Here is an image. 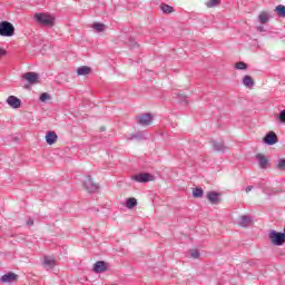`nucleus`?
<instances>
[{"label": "nucleus", "instance_id": "1", "mask_svg": "<svg viewBox=\"0 0 285 285\" xmlns=\"http://www.w3.org/2000/svg\"><path fill=\"white\" fill-rule=\"evenodd\" d=\"M33 19H36L37 23H40L41 26H55V18L48 13H36Z\"/></svg>", "mask_w": 285, "mask_h": 285}, {"label": "nucleus", "instance_id": "2", "mask_svg": "<svg viewBox=\"0 0 285 285\" xmlns=\"http://www.w3.org/2000/svg\"><path fill=\"white\" fill-rule=\"evenodd\" d=\"M269 240L274 246H284L285 238L282 232H277L275 229L269 230L268 234Z\"/></svg>", "mask_w": 285, "mask_h": 285}, {"label": "nucleus", "instance_id": "3", "mask_svg": "<svg viewBox=\"0 0 285 285\" xmlns=\"http://www.w3.org/2000/svg\"><path fill=\"white\" fill-rule=\"evenodd\" d=\"M0 37H14V26L8 21H1Z\"/></svg>", "mask_w": 285, "mask_h": 285}, {"label": "nucleus", "instance_id": "4", "mask_svg": "<svg viewBox=\"0 0 285 285\" xmlns=\"http://www.w3.org/2000/svg\"><path fill=\"white\" fill-rule=\"evenodd\" d=\"M132 179L134 181H138V184H147V181H155V176L149 173H140L132 176Z\"/></svg>", "mask_w": 285, "mask_h": 285}, {"label": "nucleus", "instance_id": "5", "mask_svg": "<svg viewBox=\"0 0 285 285\" xmlns=\"http://www.w3.org/2000/svg\"><path fill=\"white\" fill-rule=\"evenodd\" d=\"M83 186L88 193H97L99 190V185H97L95 181H92L91 176H86L83 180Z\"/></svg>", "mask_w": 285, "mask_h": 285}, {"label": "nucleus", "instance_id": "6", "mask_svg": "<svg viewBox=\"0 0 285 285\" xmlns=\"http://www.w3.org/2000/svg\"><path fill=\"white\" fill-rule=\"evenodd\" d=\"M42 266L46 271H52V268L57 266V258H55V256H45Z\"/></svg>", "mask_w": 285, "mask_h": 285}, {"label": "nucleus", "instance_id": "7", "mask_svg": "<svg viewBox=\"0 0 285 285\" xmlns=\"http://www.w3.org/2000/svg\"><path fill=\"white\" fill-rule=\"evenodd\" d=\"M137 121L140 126H150L153 124V114H142L137 117Z\"/></svg>", "mask_w": 285, "mask_h": 285}, {"label": "nucleus", "instance_id": "8", "mask_svg": "<svg viewBox=\"0 0 285 285\" xmlns=\"http://www.w3.org/2000/svg\"><path fill=\"white\" fill-rule=\"evenodd\" d=\"M263 141L264 144H266V146H275V144H277V134H275L274 131H269L265 135Z\"/></svg>", "mask_w": 285, "mask_h": 285}, {"label": "nucleus", "instance_id": "9", "mask_svg": "<svg viewBox=\"0 0 285 285\" xmlns=\"http://www.w3.org/2000/svg\"><path fill=\"white\" fill-rule=\"evenodd\" d=\"M22 79H26V81L31 85L39 83V73L29 71L22 75Z\"/></svg>", "mask_w": 285, "mask_h": 285}, {"label": "nucleus", "instance_id": "10", "mask_svg": "<svg viewBox=\"0 0 285 285\" xmlns=\"http://www.w3.org/2000/svg\"><path fill=\"white\" fill-rule=\"evenodd\" d=\"M252 224H253V218L250 216H247V215L239 216L238 226H240V228H248V226H250Z\"/></svg>", "mask_w": 285, "mask_h": 285}, {"label": "nucleus", "instance_id": "11", "mask_svg": "<svg viewBox=\"0 0 285 285\" xmlns=\"http://www.w3.org/2000/svg\"><path fill=\"white\" fill-rule=\"evenodd\" d=\"M255 159L258 163L259 168H268L269 160L264 156V154H256Z\"/></svg>", "mask_w": 285, "mask_h": 285}, {"label": "nucleus", "instance_id": "12", "mask_svg": "<svg viewBox=\"0 0 285 285\" xmlns=\"http://www.w3.org/2000/svg\"><path fill=\"white\" fill-rule=\"evenodd\" d=\"M7 104L14 109L21 108V99L17 98V96H9L7 98Z\"/></svg>", "mask_w": 285, "mask_h": 285}, {"label": "nucleus", "instance_id": "13", "mask_svg": "<svg viewBox=\"0 0 285 285\" xmlns=\"http://www.w3.org/2000/svg\"><path fill=\"white\" fill-rule=\"evenodd\" d=\"M108 271V266H106V262L98 261L94 264V273H106Z\"/></svg>", "mask_w": 285, "mask_h": 285}, {"label": "nucleus", "instance_id": "14", "mask_svg": "<svg viewBox=\"0 0 285 285\" xmlns=\"http://www.w3.org/2000/svg\"><path fill=\"white\" fill-rule=\"evenodd\" d=\"M271 19H273V14H271L268 11H262L258 16V21L259 23H262L263 26L265 23H268V21H271Z\"/></svg>", "mask_w": 285, "mask_h": 285}, {"label": "nucleus", "instance_id": "15", "mask_svg": "<svg viewBox=\"0 0 285 285\" xmlns=\"http://www.w3.org/2000/svg\"><path fill=\"white\" fill-rule=\"evenodd\" d=\"M16 279H17V274L8 273L1 276L0 282L1 284H8L10 282H16Z\"/></svg>", "mask_w": 285, "mask_h": 285}, {"label": "nucleus", "instance_id": "16", "mask_svg": "<svg viewBox=\"0 0 285 285\" xmlns=\"http://www.w3.org/2000/svg\"><path fill=\"white\" fill-rule=\"evenodd\" d=\"M58 139L57 132L55 131H48L46 135V141L49 146H52V144H56Z\"/></svg>", "mask_w": 285, "mask_h": 285}, {"label": "nucleus", "instance_id": "17", "mask_svg": "<svg viewBox=\"0 0 285 285\" xmlns=\"http://www.w3.org/2000/svg\"><path fill=\"white\" fill-rule=\"evenodd\" d=\"M207 199L210 204H219V193L217 191H209L207 194Z\"/></svg>", "mask_w": 285, "mask_h": 285}, {"label": "nucleus", "instance_id": "18", "mask_svg": "<svg viewBox=\"0 0 285 285\" xmlns=\"http://www.w3.org/2000/svg\"><path fill=\"white\" fill-rule=\"evenodd\" d=\"M132 139H137L138 141H144V140L148 139V137L146 136V134L144 131H138L130 136L129 140L132 141Z\"/></svg>", "mask_w": 285, "mask_h": 285}, {"label": "nucleus", "instance_id": "19", "mask_svg": "<svg viewBox=\"0 0 285 285\" xmlns=\"http://www.w3.org/2000/svg\"><path fill=\"white\" fill-rule=\"evenodd\" d=\"M212 146L214 150H216V153H224V150H226V146H224V142H217L213 140Z\"/></svg>", "mask_w": 285, "mask_h": 285}, {"label": "nucleus", "instance_id": "20", "mask_svg": "<svg viewBox=\"0 0 285 285\" xmlns=\"http://www.w3.org/2000/svg\"><path fill=\"white\" fill-rule=\"evenodd\" d=\"M90 67H87V66H82V67H79L78 69H77V75L79 76V77H83V76H86V75H90Z\"/></svg>", "mask_w": 285, "mask_h": 285}, {"label": "nucleus", "instance_id": "21", "mask_svg": "<svg viewBox=\"0 0 285 285\" xmlns=\"http://www.w3.org/2000/svg\"><path fill=\"white\" fill-rule=\"evenodd\" d=\"M243 83L246 86V88H253V86H255V81L250 76H244Z\"/></svg>", "mask_w": 285, "mask_h": 285}, {"label": "nucleus", "instance_id": "22", "mask_svg": "<svg viewBox=\"0 0 285 285\" xmlns=\"http://www.w3.org/2000/svg\"><path fill=\"white\" fill-rule=\"evenodd\" d=\"M160 10H161L165 14H170V12H174V11H175V9H174L171 6L166 4V3H163V4L160 6Z\"/></svg>", "mask_w": 285, "mask_h": 285}, {"label": "nucleus", "instance_id": "23", "mask_svg": "<svg viewBox=\"0 0 285 285\" xmlns=\"http://www.w3.org/2000/svg\"><path fill=\"white\" fill-rule=\"evenodd\" d=\"M193 197H195L196 199H199V197H204V189H202V187L194 188Z\"/></svg>", "mask_w": 285, "mask_h": 285}, {"label": "nucleus", "instance_id": "24", "mask_svg": "<svg viewBox=\"0 0 285 285\" xmlns=\"http://www.w3.org/2000/svg\"><path fill=\"white\" fill-rule=\"evenodd\" d=\"M94 30H96V32H104V30H106V24L104 23H99V22H95L92 24Z\"/></svg>", "mask_w": 285, "mask_h": 285}, {"label": "nucleus", "instance_id": "25", "mask_svg": "<svg viewBox=\"0 0 285 285\" xmlns=\"http://www.w3.org/2000/svg\"><path fill=\"white\" fill-rule=\"evenodd\" d=\"M135 206H137V198H128L126 200V208H135Z\"/></svg>", "mask_w": 285, "mask_h": 285}, {"label": "nucleus", "instance_id": "26", "mask_svg": "<svg viewBox=\"0 0 285 285\" xmlns=\"http://www.w3.org/2000/svg\"><path fill=\"white\" fill-rule=\"evenodd\" d=\"M275 12L278 14V17H285V6L281 4L275 8Z\"/></svg>", "mask_w": 285, "mask_h": 285}, {"label": "nucleus", "instance_id": "27", "mask_svg": "<svg viewBox=\"0 0 285 285\" xmlns=\"http://www.w3.org/2000/svg\"><path fill=\"white\" fill-rule=\"evenodd\" d=\"M236 70H247L248 69V65H246V62L244 61H239L235 65Z\"/></svg>", "mask_w": 285, "mask_h": 285}, {"label": "nucleus", "instance_id": "28", "mask_svg": "<svg viewBox=\"0 0 285 285\" xmlns=\"http://www.w3.org/2000/svg\"><path fill=\"white\" fill-rule=\"evenodd\" d=\"M277 170H285V158H279L276 164Z\"/></svg>", "mask_w": 285, "mask_h": 285}, {"label": "nucleus", "instance_id": "29", "mask_svg": "<svg viewBox=\"0 0 285 285\" xmlns=\"http://www.w3.org/2000/svg\"><path fill=\"white\" fill-rule=\"evenodd\" d=\"M189 255L190 257H193V259H199V256H200L199 250L197 249H190Z\"/></svg>", "mask_w": 285, "mask_h": 285}, {"label": "nucleus", "instance_id": "30", "mask_svg": "<svg viewBox=\"0 0 285 285\" xmlns=\"http://www.w3.org/2000/svg\"><path fill=\"white\" fill-rule=\"evenodd\" d=\"M277 119H278V121H279L281 124H285V109H283V110L279 112Z\"/></svg>", "mask_w": 285, "mask_h": 285}, {"label": "nucleus", "instance_id": "31", "mask_svg": "<svg viewBox=\"0 0 285 285\" xmlns=\"http://www.w3.org/2000/svg\"><path fill=\"white\" fill-rule=\"evenodd\" d=\"M48 99H50V96L48 95V92H43L40 95V101L46 102L48 101Z\"/></svg>", "mask_w": 285, "mask_h": 285}, {"label": "nucleus", "instance_id": "32", "mask_svg": "<svg viewBox=\"0 0 285 285\" xmlns=\"http://www.w3.org/2000/svg\"><path fill=\"white\" fill-rule=\"evenodd\" d=\"M217 3H219V0H209V2H207V8H215Z\"/></svg>", "mask_w": 285, "mask_h": 285}, {"label": "nucleus", "instance_id": "33", "mask_svg": "<svg viewBox=\"0 0 285 285\" xmlns=\"http://www.w3.org/2000/svg\"><path fill=\"white\" fill-rule=\"evenodd\" d=\"M27 226H35V220L32 218H29L27 220Z\"/></svg>", "mask_w": 285, "mask_h": 285}, {"label": "nucleus", "instance_id": "34", "mask_svg": "<svg viewBox=\"0 0 285 285\" xmlns=\"http://www.w3.org/2000/svg\"><path fill=\"white\" fill-rule=\"evenodd\" d=\"M6 53H7L6 49H0V58L6 57Z\"/></svg>", "mask_w": 285, "mask_h": 285}, {"label": "nucleus", "instance_id": "35", "mask_svg": "<svg viewBox=\"0 0 285 285\" xmlns=\"http://www.w3.org/2000/svg\"><path fill=\"white\" fill-rule=\"evenodd\" d=\"M253 188H255L254 186H247L246 188H245V191L246 193H250V190H253Z\"/></svg>", "mask_w": 285, "mask_h": 285}, {"label": "nucleus", "instance_id": "36", "mask_svg": "<svg viewBox=\"0 0 285 285\" xmlns=\"http://www.w3.org/2000/svg\"><path fill=\"white\" fill-rule=\"evenodd\" d=\"M257 30H258V32H264V30H265V29H264V26H258V27H257Z\"/></svg>", "mask_w": 285, "mask_h": 285}, {"label": "nucleus", "instance_id": "37", "mask_svg": "<svg viewBox=\"0 0 285 285\" xmlns=\"http://www.w3.org/2000/svg\"><path fill=\"white\" fill-rule=\"evenodd\" d=\"M104 130H106V127H101V131L104 132Z\"/></svg>", "mask_w": 285, "mask_h": 285}]
</instances>
